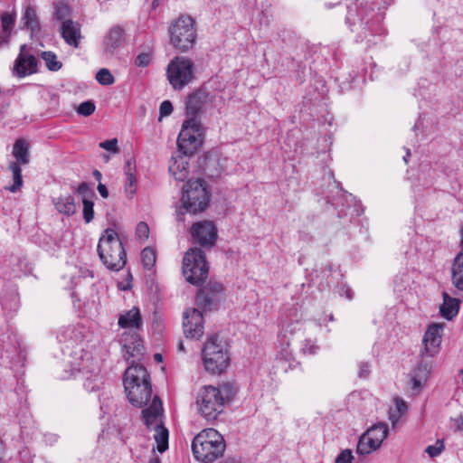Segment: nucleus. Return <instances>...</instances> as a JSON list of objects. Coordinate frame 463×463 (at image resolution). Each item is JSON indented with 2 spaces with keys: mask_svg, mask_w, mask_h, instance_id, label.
I'll list each match as a JSON object with an SVG mask.
<instances>
[{
  "mask_svg": "<svg viewBox=\"0 0 463 463\" xmlns=\"http://www.w3.org/2000/svg\"><path fill=\"white\" fill-rule=\"evenodd\" d=\"M136 235H137V239L140 241H146V239H148V236H149L148 225L144 222H140L137 225Z\"/></svg>",
  "mask_w": 463,
  "mask_h": 463,
  "instance_id": "44",
  "label": "nucleus"
},
{
  "mask_svg": "<svg viewBox=\"0 0 463 463\" xmlns=\"http://www.w3.org/2000/svg\"><path fill=\"white\" fill-rule=\"evenodd\" d=\"M123 383L131 404L140 408L149 402L152 395L150 375L143 365L134 364L133 361L125 371Z\"/></svg>",
  "mask_w": 463,
  "mask_h": 463,
  "instance_id": "1",
  "label": "nucleus"
},
{
  "mask_svg": "<svg viewBox=\"0 0 463 463\" xmlns=\"http://www.w3.org/2000/svg\"><path fill=\"white\" fill-rule=\"evenodd\" d=\"M365 433L381 445L387 437L388 426L384 422H379L372 426Z\"/></svg>",
  "mask_w": 463,
  "mask_h": 463,
  "instance_id": "30",
  "label": "nucleus"
},
{
  "mask_svg": "<svg viewBox=\"0 0 463 463\" xmlns=\"http://www.w3.org/2000/svg\"><path fill=\"white\" fill-rule=\"evenodd\" d=\"M345 20H346V23H347V24H354V18L353 10H351V9H350V10L348 11V14H347V15H346Z\"/></svg>",
  "mask_w": 463,
  "mask_h": 463,
  "instance_id": "57",
  "label": "nucleus"
},
{
  "mask_svg": "<svg viewBox=\"0 0 463 463\" xmlns=\"http://www.w3.org/2000/svg\"><path fill=\"white\" fill-rule=\"evenodd\" d=\"M194 241L203 247H212L217 240V228L211 221H202L191 228Z\"/></svg>",
  "mask_w": 463,
  "mask_h": 463,
  "instance_id": "14",
  "label": "nucleus"
},
{
  "mask_svg": "<svg viewBox=\"0 0 463 463\" xmlns=\"http://www.w3.org/2000/svg\"><path fill=\"white\" fill-rule=\"evenodd\" d=\"M29 143L24 139H17L13 147V156L16 159V163L18 165H27L30 162V155H29Z\"/></svg>",
  "mask_w": 463,
  "mask_h": 463,
  "instance_id": "26",
  "label": "nucleus"
},
{
  "mask_svg": "<svg viewBox=\"0 0 463 463\" xmlns=\"http://www.w3.org/2000/svg\"><path fill=\"white\" fill-rule=\"evenodd\" d=\"M225 398L222 391L213 386H203L196 397L200 414L207 420H214L223 411Z\"/></svg>",
  "mask_w": 463,
  "mask_h": 463,
  "instance_id": "7",
  "label": "nucleus"
},
{
  "mask_svg": "<svg viewBox=\"0 0 463 463\" xmlns=\"http://www.w3.org/2000/svg\"><path fill=\"white\" fill-rule=\"evenodd\" d=\"M24 28H26L33 33L40 29V23L36 14L35 7L28 5L22 16Z\"/></svg>",
  "mask_w": 463,
  "mask_h": 463,
  "instance_id": "27",
  "label": "nucleus"
},
{
  "mask_svg": "<svg viewBox=\"0 0 463 463\" xmlns=\"http://www.w3.org/2000/svg\"><path fill=\"white\" fill-rule=\"evenodd\" d=\"M80 359V362L72 363V371L82 374L84 378L83 386L88 392L99 390L103 382L97 361L88 352L82 354ZM72 375L75 376V373H72Z\"/></svg>",
  "mask_w": 463,
  "mask_h": 463,
  "instance_id": "11",
  "label": "nucleus"
},
{
  "mask_svg": "<svg viewBox=\"0 0 463 463\" xmlns=\"http://www.w3.org/2000/svg\"><path fill=\"white\" fill-rule=\"evenodd\" d=\"M92 175H93L94 178L100 183V180L102 178L101 173L99 170H94Z\"/></svg>",
  "mask_w": 463,
  "mask_h": 463,
  "instance_id": "58",
  "label": "nucleus"
},
{
  "mask_svg": "<svg viewBox=\"0 0 463 463\" xmlns=\"http://www.w3.org/2000/svg\"><path fill=\"white\" fill-rule=\"evenodd\" d=\"M208 99V94L198 90L189 95L186 101V114L190 118H196V116L203 111Z\"/></svg>",
  "mask_w": 463,
  "mask_h": 463,
  "instance_id": "20",
  "label": "nucleus"
},
{
  "mask_svg": "<svg viewBox=\"0 0 463 463\" xmlns=\"http://www.w3.org/2000/svg\"><path fill=\"white\" fill-rule=\"evenodd\" d=\"M460 236H461V240H460L461 250H463V228L460 230Z\"/></svg>",
  "mask_w": 463,
  "mask_h": 463,
  "instance_id": "63",
  "label": "nucleus"
},
{
  "mask_svg": "<svg viewBox=\"0 0 463 463\" xmlns=\"http://www.w3.org/2000/svg\"><path fill=\"white\" fill-rule=\"evenodd\" d=\"M99 194L103 197V198H108L109 197V191L107 189V186L101 183H99L98 184V187H97Z\"/></svg>",
  "mask_w": 463,
  "mask_h": 463,
  "instance_id": "53",
  "label": "nucleus"
},
{
  "mask_svg": "<svg viewBox=\"0 0 463 463\" xmlns=\"http://www.w3.org/2000/svg\"><path fill=\"white\" fill-rule=\"evenodd\" d=\"M371 373L370 364L367 362H361L359 364L358 376L360 378H367Z\"/></svg>",
  "mask_w": 463,
  "mask_h": 463,
  "instance_id": "51",
  "label": "nucleus"
},
{
  "mask_svg": "<svg viewBox=\"0 0 463 463\" xmlns=\"http://www.w3.org/2000/svg\"><path fill=\"white\" fill-rule=\"evenodd\" d=\"M178 350L181 352H184V346L182 341H180L178 344Z\"/></svg>",
  "mask_w": 463,
  "mask_h": 463,
  "instance_id": "62",
  "label": "nucleus"
},
{
  "mask_svg": "<svg viewBox=\"0 0 463 463\" xmlns=\"http://www.w3.org/2000/svg\"><path fill=\"white\" fill-rule=\"evenodd\" d=\"M150 61V54L143 52L137 55L135 61V64L138 67H146L149 64Z\"/></svg>",
  "mask_w": 463,
  "mask_h": 463,
  "instance_id": "50",
  "label": "nucleus"
},
{
  "mask_svg": "<svg viewBox=\"0 0 463 463\" xmlns=\"http://www.w3.org/2000/svg\"><path fill=\"white\" fill-rule=\"evenodd\" d=\"M173 112V105L171 101L165 100L161 103L159 108L160 118L169 116Z\"/></svg>",
  "mask_w": 463,
  "mask_h": 463,
  "instance_id": "48",
  "label": "nucleus"
},
{
  "mask_svg": "<svg viewBox=\"0 0 463 463\" xmlns=\"http://www.w3.org/2000/svg\"><path fill=\"white\" fill-rule=\"evenodd\" d=\"M154 358H155V360H156V361H157V362H161V361H162V355H161L160 354H156L154 355Z\"/></svg>",
  "mask_w": 463,
  "mask_h": 463,
  "instance_id": "61",
  "label": "nucleus"
},
{
  "mask_svg": "<svg viewBox=\"0 0 463 463\" xmlns=\"http://www.w3.org/2000/svg\"><path fill=\"white\" fill-rule=\"evenodd\" d=\"M52 203L59 213L67 216L73 215L76 213L75 199L71 194L53 198Z\"/></svg>",
  "mask_w": 463,
  "mask_h": 463,
  "instance_id": "25",
  "label": "nucleus"
},
{
  "mask_svg": "<svg viewBox=\"0 0 463 463\" xmlns=\"http://www.w3.org/2000/svg\"><path fill=\"white\" fill-rule=\"evenodd\" d=\"M141 260L145 269H151L156 263V253L153 249L146 247L141 251Z\"/></svg>",
  "mask_w": 463,
  "mask_h": 463,
  "instance_id": "35",
  "label": "nucleus"
},
{
  "mask_svg": "<svg viewBox=\"0 0 463 463\" xmlns=\"http://www.w3.org/2000/svg\"><path fill=\"white\" fill-rule=\"evenodd\" d=\"M8 169L12 173L13 184L6 186L5 189L10 191L11 193H17L18 191L21 190L24 184L22 169L16 162H10Z\"/></svg>",
  "mask_w": 463,
  "mask_h": 463,
  "instance_id": "28",
  "label": "nucleus"
},
{
  "mask_svg": "<svg viewBox=\"0 0 463 463\" xmlns=\"http://www.w3.org/2000/svg\"><path fill=\"white\" fill-rule=\"evenodd\" d=\"M99 146L105 150L117 153L118 151V139L112 138L99 143Z\"/></svg>",
  "mask_w": 463,
  "mask_h": 463,
  "instance_id": "46",
  "label": "nucleus"
},
{
  "mask_svg": "<svg viewBox=\"0 0 463 463\" xmlns=\"http://www.w3.org/2000/svg\"><path fill=\"white\" fill-rule=\"evenodd\" d=\"M213 302V296L207 291V288H200L196 295L197 305L204 310L211 307Z\"/></svg>",
  "mask_w": 463,
  "mask_h": 463,
  "instance_id": "34",
  "label": "nucleus"
},
{
  "mask_svg": "<svg viewBox=\"0 0 463 463\" xmlns=\"http://www.w3.org/2000/svg\"><path fill=\"white\" fill-rule=\"evenodd\" d=\"M204 367L213 373L223 372L229 363V355L224 345L218 342L217 335L209 337L203 349Z\"/></svg>",
  "mask_w": 463,
  "mask_h": 463,
  "instance_id": "9",
  "label": "nucleus"
},
{
  "mask_svg": "<svg viewBox=\"0 0 463 463\" xmlns=\"http://www.w3.org/2000/svg\"><path fill=\"white\" fill-rule=\"evenodd\" d=\"M226 444L222 434L209 428L199 432L193 439L192 451L196 460L213 463L221 458Z\"/></svg>",
  "mask_w": 463,
  "mask_h": 463,
  "instance_id": "2",
  "label": "nucleus"
},
{
  "mask_svg": "<svg viewBox=\"0 0 463 463\" xmlns=\"http://www.w3.org/2000/svg\"><path fill=\"white\" fill-rule=\"evenodd\" d=\"M77 193L79 195L81 196L82 201L83 200L90 201V200H94V198H96V194L94 192L92 185H90V184H88L86 182L81 183L78 186Z\"/></svg>",
  "mask_w": 463,
  "mask_h": 463,
  "instance_id": "36",
  "label": "nucleus"
},
{
  "mask_svg": "<svg viewBox=\"0 0 463 463\" xmlns=\"http://www.w3.org/2000/svg\"><path fill=\"white\" fill-rule=\"evenodd\" d=\"M410 156H411V152H410V150H409V149H407V151H406V156H403V160H404V162H405L406 164L408 163V158L410 157Z\"/></svg>",
  "mask_w": 463,
  "mask_h": 463,
  "instance_id": "60",
  "label": "nucleus"
},
{
  "mask_svg": "<svg viewBox=\"0 0 463 463\" xmlns=\"http://www.w3.org/2000/svg\"><path fill=\"white\" fill-rule=\"evenodd\" d=\"M70 15V8L63 3H58L54 7V17L57 20L64 21Z\"/></svg>",
  "mask_w": 463,
  "mask_h": 463,
  "instance_id": "41",
  "label": "nucleus"
},
{
  "mask_svg": "<svg viewBox=\"0 0 463 463\" xmlns=\"http://www.w3.org/2000/svg\"><path fill=\"white\" fill-rule=\"evenodd\" d=\"M450 279L452 285L458 291H463V250H460L452 261Z\"/></svg>",
  "mask_w": 463,
  "mask_h": 463,
  "instance_id": "24",
  "label": "nucleus"
},
{
  "mask_svg": "<svg viewBox=\"0 0 463 463\" xmlns=\"http://www.w3.org/2000/svg\"><path fill=\"white\" fill-rule=\"evenodd\" d=\"M124 349L126 350L125 357L127 360H129L131 357L142 355L143 345L140 340L135 339L131 344L125 343Z\"/></svg>",
  "mask_w": 463,
  "mask_h": 463,
  "instance_id": "33",
  "label": "nucleus"
},
{
  "mask_svg": "<svg viewBox=\"0 0 463 463\" xmlns=\"http://www.w3.org/2000/svg\"><path fill=\"white\" fill-rule=\"evenodd\" d=\"M455 427L457 430H463V415H460L454 420Z\"/></svg>",
  "mask_w": 463,
  "mask_h": 463,
  "instance_id": "55",
  "label": "nucleus"
},
{
  "mask_svg": "<svg viewBox=\"0 0 463 463\" xmlns=\"http://www.w3.org/2000/svg\"><path fill=\"white\" fill-rule=\"evenodd\" d=\"M83 219L86 223H90L94 219V200H83Z\"/></svg>",
  "mask_w": 463,
  "mask_h": 463,
  "instance_id": "39",
  "label": "nucleus"
},
{
  "mask_svg": "<svg viewBox=\"0 0 463 463\" xmlns=\"http://www.w3.org/2000/svg\"><path fill=\"white\" fill-rule=\"evenodd\" d=\"M204 288H207V291L213 297L215 293L222 292L223 287L221 283L210 282Z\"/></svg>",
  "mask_w": 463,
  "mask_h": 463,
  "instance_id": "52",
  "label": "nucleus"
},
{
  "mask_svg": "<svg viewBox=\"0 0 463 463\" xmlns=\"http://www.w3.org/2000/svg\"><path fill=\"white\" fill-rule=\"evenodd\" d=\"M162 416V402L157 395H155L149 407L142 411V418L147 429L155 430L154 439L160 453L165 452L168 448V430L163 425Z\"/></svg>",
  "mask_w": 463,
  "mask_h": 463,
  "instance_id": "6",
  "label": "nucleus"
},
{
  "mask_svg": "<svg viewBox=\"0 0 463 463\" xmlns=\"http://www.w3.org/2000/svg\"><path fill=\"white\" fill-rule=\"evenodd\" d=\"M432 368V362L428 360L420 361L411 373L412 389L419 392L427 382Z\"/></svg>",
  "mask_w": 463,
  "mask_h": 463,
  "instance_id": "19",
  "label": "nucleus"
},
{
  "mask_svg": "<svg viewBox=\"0 0 463 463\" xmlns=\"http://www.w3.org/2000/svg\"><path fill=\"white\" fill-rule=\"evenodd\" d=\"M148 463H161V462H160V458H159L153 457L152 458L149 459Z\"/></svg>",
  "mask_w": 463,
  "mask_h": 463,
  "instance_id": "59",
  "label": "nucleus"
},
{
  "mask_svg": "<svg viewBox=\"0 0 463 463\" xmlns=\"http://www.w3.org/2000/svg\"><path fill=\"white\" fill-rule=\"evenodd\" d=\"M188 156L179 155L173 156L169 165V173L177 181H184L189 175L188 170Z\"/></svg>",
  "mask_w": 463,
  "mask_h": 463,
  "instance_id": "21",
  "label": "nucleus"
},
{
  "mask_svg": "<svg viewBox=\"0 0 463 463\" xmlns=\"http://www.w3.org/2000/svg\"><path fill=\"white\" fill-rule=\"evenodd\" d=\"M210 195L204 181L201 179L190 180L184 187L183 206L177 210V221H183L185 212L196 213L203 212L208 206Z\"/></svg>",
  "mask_w": 463,
  "mask_h": 463,
  "instance_id": "4",
  "label": "nucleus"
},
{
  "mask_svg": "<svg viewBox=\"0 0 463 463\" xmlns=\"http://www.w3.org/2000/svg\"><path fill=\"white\" fill-rule=\"evenodd\" d=\"M170 43L185 52L193 49L196 43L197 31L194 19L188 14H181L169 27Z\"/></svg>",
  "mask_w": 463,
  "mask_h": 463,
  "instance_id": "5",
  "label": "nucleus"
},
{
  "mask_svg": "<svg viewBox=\"0 0 463 463\" xmlns=\"http://www.w3.org/2000/svg\"><path fill=\"white\" fill-rule=\"evenodd\" d=\"M118 324L121 328L141 329L143 320L139 309L134 307L130 310L120 315Z\"/></svg>",
  "mask_w": 463,
  "mask_h": 463,
  "instance_id": "22",
  "label": "nucleus"
},
{
  "mask_svg": "<svg viewBox=\"0 0 463 463\" xmlns=\"http://www.w3.org/2000/svg\"><path fill=\"white\" fill-rule=\"evenodd\" d=\"M97 250L102 263L110 270L118 271L127 262V255L117 232L108 228L100 236Z\"/></svg>",
  "mask_w": 463,
  "mask_h": 463,
  "instance_id": "3",
  "label": "nucleus"
},
{
  "mask_svg": "<svg viewBox=\"0 0 463 463\" xmlns=\"http://www.w3.org/2000/svg\"><path fill=\"white\" fill-rule=\"evenodd\" d=\"M125 193L128 197L131 198L137 192V177L128 176L126 177V183L124 186Z\"/></svg>",
  "mask_w": 463,
  "mask_h": 463,
  "instance_id": "42",
  "label": "nucleus"
},
{
  "mask_svg": "<svg viewBox=\"0 0 463 463\" xmlns=\"http://www.w3.org/2000/svg\"><path fill=\"white\" fill-rule=\"evenodd\" d=\"M60 33L64 42L73 47L78 48L82 38L80 24L71 19L61 22Z\"/></svg>",
  "mask_w": 463,
  "mask_h": 463,
  "instance_id": "17",
  "label": "nucleus"
},
{
  "mask_svg": "<svg viewBox=\"0 0 463 463\" xmlns=\"http://www.w3.org/2000/svg\"><path fill=\"white\" fill-rule=\"evenodd\" d=\"M341 290L345 293V297L348 298V299H352L353 297H354V293L352 291V289L346 286V285H344L342 288H341Z\"/></svg>",
  "mask_w": 463,
  "mask_h": 463,
  "instance_id": "54",
  "label": "nucleus"
},
{
  "mask_svg": "<svg viewBox=\"0 0 463 463\" xmlns=\"http://www.w3.org/2000/svg\"><path fill=\"white\" fill-rule=\"evenodd\" d=\"M301 349L304 354H316L319 350V346L311 339H306Z\"/></svg>",
  "mask_w": 463,
  "mask_h": 463,
  "instance_id": "45",
  "label": "nucleus"
},
{
  "mask_svg": "<svg viewBox=\"0 0 463 463\" xmlns=\"http://www.w3.org/2000/svg\"><path fill=\"white\" fill-rule=\"evenodd\" d=\"M41 57L45 61L48 70L52 71H57L62 66V63L57 60V55L52 52H43Z\"/></svg>",
  "mask_w": 463,
  "mask_h": 463,
  "instance_id": "31",
  "label": "nucleus"
},
{
  "mask_svg": "<svg viewBox=\"0 0 463 463\" xmlns=\"http://www.w3.org/2000/svg\"><path fill=\"white\" fill-rule=\"evenodd\" d=\"M183 329L187 338L200 339L203 335V316L197 308H190L184 312Z\"/></svg>",
  "mask_w": 463,
  "mask_h": 463,
  "instance_id": "13",
  "label": "nucleus"
},
{
  "mask_svg": "<svg viewBox=\"0 0 463 463\" xmlns=\"http://www.w3.org/2000/svg\"><path fill=\"white\" fill-rule=\"evenodd\" d=\"M97 81L104 86H109L114 83L115 79L109 70L103 68L100 69L96 74Z\"/></svg>",
  "mask_w": 463,
  "mask_h": 463,
  "instance_id": "38",
  "label": "nucleus"
},
{
  "mask_svg": "<svg viewBox=\"0 0 463 463\" xmlns=\"http://www.w3.org/2000/svg\"><path fill=\"white\" fill-rule=\"evenodd\" d=\"M380 446L375 439L364 433L358 440L356 452L360 455H368L380 448Z\"/></svg>",
  "mask_w": 463,
  "mask_h": 463,
  "instance_id": "29",
  "label": "nucleus"
},
{
  "mask_svg": "<svg viewBox=\"0 0 463 463\" xmlns=\"http://www.w3.org/2000/svg\"><path fill=\"white\" fill-rule=\"evenodd\" d=\"M458 375L461 377L462 383H463V369L459 370Z\"/></svg>",
  "mask_w": 463,
  "mask_h": 463,
  "instance_id": "64",
  "label": "nucleus"
},
{
  "mask_svg": "<svg viewBox=\"0 0 463 463\" xmlns=\"http://www.w3.org/2000/svg\"><path fill=\"white\" fill-rule=\"evenodd\" d=\"M124 173L126 175V177L136 176V163L134 159L130 158L126 161L124 166Z\"/></svg>",
  "mask_w": 463,
  "mask_h": 463,
  "instance_id": "49",
  "label": "nucleus"
},
{
  "mask_svg": "<svg viewBox=\"0 0 463 463\" xmlns=\"http://www.w3.org/2000/svg\"><path fill=\"white\" fill-rule=\"evenodd\" d=\"M125 40L124 29L118 25L111 27L102 42L103 51L106 55H113Z\"/></svg>",
  "mask_w": 463,
  "mask_h": 463,
  "instance_id": "18",
  "label": "nucleus"
},
{
  "mask_svg": "<svg viewBox=\"0 0 463 463\" xmlns=\"http://www.w3.org/2000/svg\"><path fill=\"white\" fill-rule=\"evenodd\" d=\"M208 264L204 252L199 248L186 251L183 260V273L185 279L193 285H201L208 276Z\"/></svg>",
  "mask_w": 463,
  "mask_h": 463,
  "instance_id": "8",
  "label": "nucleus"
},
{
  "mask_svg": "<svg viewBox=\"0 0 463 463\" xmlns=\"http://www.w3.org/2000/svg\"><path fill=\"white\" fill-rule=\"evenodd\" d=\"M95 109V103L92 100H87L79 105L77 108V113L84 117H88L94 113Z\"/></svg>",
  "mask_w": 463,
  "mask_h": 463,
  "instance_id": "40",
  "label": "nucleus"
},
{
  "mask_svg": "<svg viewBox=\"0 0 463 463\" xmlns=\"http://www.w3.org/2000/svg\"><path fill=\"white\" fill-rule=\"evenodd\" d=\"M395 406H396V412H390V420H392V424H394L400 416H402L407 410V404L406 402L399 398L396 397L394 399Z\"/></svg>",
  "mask_w": 463,
  "mask_h": 463,
  "instance_id": "37",
  "label": "nucleus"
},
{
  "mask_svg": "<svg viewBox=\"0 0 463 463\" xmlns=\"http://www.w3.org/2000/svg\"><path fill=\"white\" fill-rule=\"evenodd\" d=\"M194 62L187 57H175L167 66V79L175 90H182L194 80Z\"/></svg>",
  "mask_w": 463,
  "mask_h": 463,
  "instance_id": "12",
  "label": "nucleus"
},
{
  "mask_svg": "<svg viewBox=\"0 0 463 463\" xmlns=\"http://www.w3.org/2000/svg\"><path fill=\"white\" fill-rule=\"evenodd\" d=\"M443 303L439 307V313L442 317L450 321L452 320L459 311L460 299L452 298L448 292L442 293Z\"/></svg>",
  "mask_w": 463,
  "mask_h": 463,
  "instance_id": "23",
  "label": "nucleus"
},
{
  "mask_svg": "<svg viewBox=\"0 0 463 463\" xmlns=\"http://www.w3.org/2000/svg\"><path fill=\"white\" fill-rule=\"evenodd\" d=\"M353 458L352 451L346 449L336 457L335 463H352Z\"/></svg>",
  "mask_w": 463,
  "mask_h": 463,
  "instance_id": "47",
  "label": "nucleus"
},
{
  "mask_svg": "<svg viewBox=\"0 0 463 463\" xmlns=\"http://www.w3.org/2000/svg\"><path fill=\"white\" fill-rule=\"evenodd\" d=\"M222 463H243L242 460L236 457H228Z\"/></svg>",
  "mask_w": 463,
  "mask_h": 463,
  "instance_id": "56",
  "label": "nucleus"
},
{
  "mask_svg": "<svg viewBox=\"0 0 463 463\" xmlns=\"http://www.w3.org/2000/svg\"><path fill=\"white\" fill-rule=\"evenodd\" d=\"M203 143V127L197 118H189L183 124L177 137L178 150L184 156H191Z\"/></svg>",
  "mask_w": 463,
  "mask_h": 463,
  "instance_id": "10",
  "label": "nucleus"
},
{
  "mask_svg": "<svg viewBox=\"0 0 463 463\" xmlns=\"http://www.w3.org/2000/svg\"><path fill=\"white\" fill-rule=\"evenodd\" d=\"M445 447L442 440L438 439L436 444L430 445L425 449V452L430 457L435 458L439 456Z\"/></svg>",
  "mask_w": 463,
  "mask_h": 463,
  "instance_id": "43",
  "label": "nucleus"
},
{
  "mask_svg": "<svg viewBox=\"0 0 463 463\" xmlns=\"http://www.w3.org/2000/svg\"><path fill=\"white\" fill-rule=\"evenodd\" d=\"M14 21H15L14 16L8 13H4L1 15V24H2V30H3V34H4V41L5 43L8 42V37L14 28Z\"/></svg>",
  "mask_w": 463,
  "mask_h": 463,
  "instance_id": "32",
  "label": "nucleus"
},
{
  "mask_svg": "<svg viewBox=\"0 0 463 463\" xmlns=\"http://www.w3.org/2000/svg\"><path fill=\"white\" fill-rule=\"evenodd\" d=\"M441 324H431L429 326L423 336L424 348L420 351V356L433 357L439 351L441 343Z\"/></svg>",
  "mask_w": 463,
  "mask_h": 463,
  "instance_id": "15",
  "label": "nucleus"
},
{
  "mask_svg": "<svg viewBox=\"0 0 463 463\" xmlns=\"http://www.w3.org/2000/svg\"><path fill=\"white\" fill-rule=\"evenodd\" d=\"M14 71L18 77L23 78L37 71V60L30 54L25 44L20 47V52L14 61Z\"/></svg>",
  "mask_w": 463,
  "mask_h": 463,
  "instance_id": "16",
  "label": "nucleus"
}]
</instances>
